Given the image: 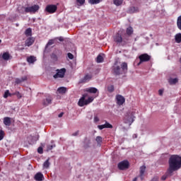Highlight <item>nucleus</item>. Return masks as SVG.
Here are the masks:
<instances>
[{
    "label": "nucleus",
    "instance_id": "obj_51",
    "mask_svg": "<svg viewBox=\"0 0 181 181\" xmlns=\"http://www.w3.org/2000/svg\"><path fill=\"white\" fill-rule=\"evenodd\" d=\"M63 115H64V112H61V113L58 115V117H59V118H62V117H63Z\"/></svg>",
    "mask_w": 181,
    "mask_h": 181
},
{
    "label": "nucleus",
    "instance_id": "obj_13",
    "mask_svg": "<svg viewBox=\"0 0 181 181\" xmlns=\"http://www.w3.org/2000/svg\"><path fill=\"white\" fill-rule=\"evenodd\" d=\"M34 179L36 181H43L45 180V176L42 173H37L34 176Z\"/></svg>",
    "mask_w": 181,
    "mask_h": 181
},
{
    "label": "nucleus",
    "instance_id": "obj_50",
    "mask_svg": "<svg viewBox=\"0 0 181 181\" xmlns=\"http://www.w3.org/2000/svg\"><path fill=\"white\" fill-rule=\"evenodd\" d=\"M168 176L167 175H163L161 177V180H166Z\"/></svg>",
    "mask_w": 181,
    "mask_h": 181
},
{
    "label": "nucleus",
    "instance_id": "obj_12",
    "mask_svg": "<svg viewBox=\"0 0 181 181\" xmlns=\"http://www.w3.org/2000/svg\"><path fill=\"white\" fill-rule=\"evenodd\" d=\"M116 100L118 105H122L125 103V98L121 95H116Z\"/></svg>",
    "mask_w": 181,
    "mask_h": 181
},
{
    "label": "nucleus",
    "instance_id": "obj_54",
    "mask_svg": "<svg viewBox=\"0 0 181 181\" xmlns=\"http://www.w3.org/2000/svg\"><path fill=\"white\" fill-rule=\"evenodd\" d=\"M133 138H138V136L136 134H134Z\"/></svg>",
    "mask_w": 181,
    "mask_h": 181
},
{
    "label": "nucleus",
    "instance_id": "obj_32",
    "mask_svg": "<svg viewBox=\"0 0 181 181\" xmlns=\"http://www.w3.org/2000/svg\"><path fill=\"white\" fill-rule=\"evenodd\" d=\"M95 141H96L97 144L98 145H100L101 144V142H103V137H101L100 136H96Z\"/></svg>",
    "mask_w": 181,
    "mask_h": 181
},
{
    "label": "nucleus",
    "instance_id": "obj_18",
    "mask_svg": "<svg viewBox=\"0 0 181 181\" xmlns=\"http://www.w3.org/2000/svg\"><path fill=\"white\" fill-rule=\"evenodd\" d=\"M145 170H146V166L142 165L140 167V177H141V180L144 177V175L145 174Z\"/></svg>",
    "mask_w": 181,
    "mask_h": 181
},
{
    "label": "nucleus",
    "instance_id": "obj_27",
    "mask_svg": "<svg viewBox=\"0 0 181 181\" xmlns=\"http://www.w3.org/2000/svg\"><path fill=\"white\" fill-rule=\"evenodd\" d=\"M177 27L180 30H181V15L177 17Z\"/></svg>",
    "mask_w": 181,
    "mask_h": 181
},
{
    "label": "nucleus",
    "instance_id": "obj_35",
    "mask_svg": "<svg viewBox=\"0 0 181 181\" xmlns=\"http://www.w3.org/2000/svg\"><path fill=\"white\" fill-rule=\"evenodd\" d=\"M86 91H98V89L94 87H90V88H86Z\"/></svg>",
    "mask_w": 181,
    "mask_h": 181
},
{
    "label": "nucleus",
    "instance_id": "obj_31",
    "mask_svg": "<svg viewBox=\"0 0 181 181\" xmlns=\"http://www.w3.org/2000/svg\"><path fill=\"white\" fill-rule=\"evenodd\" d=\"M134 33V29L132 27H129L127 28V35H132Z\"/></svg>",
    "mask_w": 181,
    "mask_h": 181
},
{
    "label": "nucleus",
    "instance_id": "obj_25",
    "mask_svg": "<svg viewBox=\"0 0 181 181\" xmlns=\"http://www.w3.org/2000/svg\"><path fill=\"white\" fill-rule=\"evenodd\" d=\"M2 57L4 60H9L11 59V55L9 54V52H4L2 55Z\"/></svg>",
    "mask_w": 181,
    "mask_h": 181
},
{
    "label": "nucleus",
    "instance_id": "obj_3",
    "mask_svg": "<svg viewBox=\"0 0 181 181\" xmlns=\"http://www.w3.org/2000/svg\"><path fill=\"white\" fill-rule=\"evenodd\" d=\"M128 71V64L127 62H123L121 64V67L119 66H116L113 67V73L115 76H119L121 74H125Z\"/></svg>",
    "mask_w": 181,
    "mask_h": 181
},
{
    "label": "nucleus",
    "instance_id": "obj_55",
    "mask_svg": "<svg viewBox=\"0 0 181 181\" xmlns=\"http://www.w3.org/2000/svg\"><path fill=\"white\" fill-rule=\"evenodd\" d=\"M133 181H136V177H135V178L133 180Z\"/></svg>",
    "mask_w": 181,
    "mask_h": 181
},
{
    "label": "nucleus",
    "instance_id": "obj_8",
    "mask_svg": "<svg viewBox=\"0 0 181 181\" xmlns=\"http://www.w3.org/2000/svg\"><path fill=\"white\" fill-rule=\"evenodd\" d=\"M66 74V69H57V74L53 76L54 78H63Z\"/></svg>",
    "mask_w": 181,
    "mask_h": 181
},
{
    "label": "nucleus",
    "instance_id": "obj_2",
    "mask_svg": "<svg viewBox=\"0 0 181 181\" xmlns=\"http://www.w3.org/2000/svg\"><path fill=\"white\" fill-rule=\"evenodd\" d=\"M89 93L90 94H94V95L90 96L88 99H86L87 98V94H83L78 102V105L79 107H84V105H88V104H90V103H93V101H94V98L98 97V91H89Z\"/></svg>",
    "mask_w": 181,
    "mask_h": 181
},
{
    "label": "nucleus",
    "instance_id": "obj_24",
    "mask_svg": "<svg viewBox=\"0 0 181 181\" xmlns=\"http://www.w3.org/2000/svg\"><path fill=\"white\" fill-rule=\"evenodd\" d=\"M113 4L115 6H121L124 4V0H113Z\"/></svg>",
    "mask_w": 181,
    "mask_h": 181
},
{
    "label": "nucleus",
    "instance_id": "obj_26",
    "mask_svg": "<svg viewBox=\"0 0 181 181\" xmlns=\"http://www.w3.org/2000/svg\"><path fill=\"white\" fill-rule=\"evenodd\" d=\"M177 81H179V79H177V78H170L168 80L169 83L171 85L176 84V83H177Z\"/></svg>",
    "mask_w": 181,
    "mask_h": 181
},
{
    "label": "nucleus",
    "instance_id": "obj_37",
    "mask_svg": "<svg viewBox=\"0 0 181 181\" xmlns=\"http://www.w3.org/2000/svg\"><path fill=\"white\" fill-rule=\"evenodd\" d=\"M77 4H79L80 6L84 5L86 0H76Z\"/></svg>",
    "mask_w": 181,
    "mask_h": 181
},
{
    "label": "nucleus",
    "instance_id": "obj_1",
    "mask_svg": "<svg viewBox=\"0 0 181 181\" xmlns=\"http://www.w3.org/2000/svg\"><path fill=\"white\" fill-rule=\"evenodd\" d=\"M169 168L168 173L172 175L175 170H179L181 168V157L177 155H173L169 158Z\"/></svg>",
    "mask_w": 181,
    "mask_h": 181
},
{
    "label": "nucleus",
    "instance_id": "obj_47",
    "mask_svg": "<svg viewBox=\"0 0 181 181\" xmlns=\"http://www.w3.org/2000/svg\"><path fill=\"white\" fill-rule=\"evenodd\" d=\"M52 59H54L55 60H57V55L56 54H52L51 55Z\"/></svg>",
    "mask_w": 181,
    "mask_h": 181
},
{
    "label": "nucleus",
    "instance_id": "obj_59",
    "mask_svg": "<svg viewBox=\"0 0 181 181\" xmlns=\"http://www.w3.org/2000/svg\"><path fill=\"white\" fill-rule=\"evenodd\" d=\"M6 91H9V90H6Z\"/></svg>",
    "mask_w": 181,
    "mask_h": 181
},
{
    "label": "nucleus",
    "instance_id": "obj_34",
    "mask_svg": "<svg viewBox=\"0 0 181 181\" xmlns=\"http://www.w3.org/2000/svg\"><path fill=\"white\" fill-rule=\"evenodd\" d=\"M54 40H49L48 41V42L47 43L45 47H49V46H52V45H54Z\"/></svg>",
    "mask_w": 181,
    "mask_h": 181
},
{
    "label": "nucleus",
    "instance_id": "obj_41",
    "mask_svg": "<svg viewBox=\"0 0 181 181\" xmlns=\"http://www.w3.org/2000/svg\"><path fill=\"white\" fill-rule=\"evenodd\" d=\"M4 131L0 129V141H2V139H4Z\"/></svg>",
    "mask_w": 181,
    "mask_h": 181
},
{
    "label": "nucleus",
    "instance_id": "obj_19",
    "mask_svg": "<svg viewBox=\"0 0 181 181\" xmlns=\"http://www.w3.org/2000/svg\"><path fill=\"white\" fill-rule=\"evenodd\" d=\"M28 80L27 76H23L21 78H16V84H21V83H23V81H26Z\"/></svg>",
    "mask_w": 181,
    "mask_h": 181
},
{
    "label": "nucleus",
    "instance_id": "obj_42",
    "mask_svg": "<svg viewBox=\"0 0 181 181\" xmlns=\"http://www.w3.org/2000/svg\"><path fill=\"white\" fill-rule=\"evenodd\" d=\"M14 94H15V95H16V97H17L18 98H22V94H21V93L16 92V93H14Z\"/></svg>",
    "mask_w": 181,
    "mask_h": 181
},
{
    "label": "nucleus",
    "instance_id": "obj_17",
    "mask_svg": "<svg viewBox=\"0 0 181 181\" xmlns=\"http://www.w3.org/2000/svg\"><path fill=\"white\" fill-rule=\"evenodd\" d=\"M92 78L91 75H86L80 81V83H87V81H90Z\"/></svg>",
    "mask_w": 181,
    "mask_h": 181
},
{
    "label": "nucleus",
    "instance_id": "obj_21",
    "mask_svg": "<svg viewBox=\"0 0 181 181\" xmlns=\"http://www.w3.org/2000/svg\"><path fill=\"white\" fill-rule=\"evenodd\" d=\"M4 124L6 125V127H9L11 125V117H6L4 118Z\"/></svg>",
    "mask_w": 181,
    "mask_h": 181
},
{
    "label": "nucleus",
    "instance_id": "obj_30",
    "mask_svg": "<svg viewBox=\"0 0 181 181\" xmlns=\"http://www.w3.org/2000/svg\"><path fill=\"white\" fill-rule=\"evenodd\" d=\"M97 63H103L104 62V58L101 55H98L96 58Z\"/></svg>",
    "mask_w": 181,
    "mask_h": 181
},
{
    "label": "nucleus",
    "instance_id": "obj_4",
    "mask_svg": "<svg viewBox=\"0 0 181 181\" xmlns=\"http://www.w3.org/2000/svg\"><path fill=\"white\" fill-rule=\"evenodd\" d=\"M22 8L24 10L21 11V13H36V12L39 11L40 7L37 4H34L31 6L22 7Z\"/></svg>",
    "mask_w": 181,
    "mask_h": 181
},
{
    "label": "nucleus",
    "instance_id": "obj_40",
    "mask_svg": "<svg viewBox=\"0 0 181 181\" xmlns=\"http://www.w3.org/2000/svg\"><path fill=\"white\" fill-rule=\"evenodd\" d=\"M57 91H67V88H66V87H59V88H58Z\"/></svg>",
    "mask_w": 181,
    "mask_h": 181
},
{
    "label": "nucleus",
    "instance_id": "obj_11",
    "mask_svg": "<svg viewBox=\"0 0 181 181\" xmlns=\"http://www.w3.org/2000/svg\"><path fill=\"white\" fill-rule=\"evenodd\" d=\"M46 12H48V13H54L56 11H57V6L56 5H48L45 8Z\"/></svg>",
    "mask_w": 181,
    "mask_h": 181
},
{
    "label": "nucleus",
    "instance_id": "obj_6",
    "mask_svg": "<svg viewBox=\"0 0 181 181\" xmlns=\"http://www.w3.org/2000/svg\"><path fill=\"white\" fill-rule=\"evenodd\" d=\"M134 115V112H128L124 116V124H128L129 127H131L134 121H135V119H134L135 118V116Z\"/></svg>",
    "mask_w": 181,
    "mask_h": 181
},
{
    "label": "nucleus",
    "instance_id": "obj_28",
    "mask_svg": "<svg viewBox=\"0 0 181 181\" xmlns=\"http://www.w3.org/2000/svg\"><path fill=\"white\" fill-rule=\"evenodd\" d=\"M25 36H32V28H29L25 31Z\"/></svg>",
    "mask_w": 181,
    "mask_h": 181
},
{
    "label": "nucleus",
    "instance_id": "obj_23",
    "mask_svg": "<svg viewBox=\"0 0 181 181\" xmlns=\"http://www.w3.org/2000/svg\"><path fill=\"white\" fill-rule=\"evenodd\" d=\"M49 160H50V158H47L43 163V168L44 169H49V166H50V162H49Z\"/></svg>",
    "mask_w": 181,
    "mask_h": 181
},
{
    "label": "nucleus",
    "instance_id": "obj_29",
    "mask_svg": "<svg viewBox=\"0 0 181 181\" xmlns=\"http://www.w3.org/2000/svg\"><path fill=\"white\" fill-rule=\"evenodd\" d=\"M103 0H89V4L90 5H97V4H100Z\"/></svg>",
    "mask_w": 181,
    "mask_h": 181
},
{
    "label": "nucleus",
    "instance_id": "obj_49",
    "mask_svg": "<svg viewBox=\"0 0 181 181\" xmlns=\"http://www.w3.org/2000/svg\"><path fill=\"white\" fill-rule=\"evenodd\" d=\"M57 93L62 94L63 95L66 94V91H58Z\"/></svg>",
    "mask_w": 181,
    "mask_h": 181
},
{
    "label": "nucleus",
    "instance_id": "obj_48",
    "mask_svg": "<svg viewBox=\"0 0 181 181\" xmlns=\"http://www.w3.org/2000/svg\"><path fill=\"white\" fill-rule=\"evenodd\" d=\"M98 121H100V119L98 118V117L95 116V117H94V122H98Z\"/></svg>",
    "mask_w": 181,
    "mask_h": 181
},
{
    "label": "nucleus",
    "instance_id": "obj_9",
    "mask_svg": "<svg viewBox=\"0 0 181 181\" xmlns=\"http://www.w3.org/2000/svg\"><path fill=\"white\" fill-rule=\"evenodd\" d=\"M139 59L140 60V62L138 64H141V63H144V62H149L151 60V56H149L148 54H142L139 57Z\"/></svg>",
    "mask_w": 181,
    "mask_h": 181
},
{
    "label": "nucleus",
    "instance_id": "obj_56",
    "mask_svg": "<svg viewBox=\"0 0 181 181\" xmlns=\"http://www.w3.org/2000/svg\"><path fill=\"white\" fill-rule=\"evenodd\" d=\"M132 9H134V11H135V7H133Z\"/></svg>",
    "mask_w": 181,
    "mask_h": 181
},
{
    "label": "nucleus",
    "instance_id": "obj_39",
    "mask_svg": "<svg viewBox=\"0 0 181 181\" xmlns=\"http://www.w3.org/2000/svg\"><path fill=\"white\" fill-rule=\"evenodd\" d=\"M67 56H68V58L70 59V60H73L74 59V55H73V54L69 52L67 54Z\"/></svg>",
    "mask_w": 181,
    "mask_h": 181
},
{
    "label": "nucleus",
    "instance_id": "obj_44",
    "mask_svg": "<svg viewBox=\"0 0 181 181\" xmlns=\"http://www.w3.org/2000/svg\"><path fill=\"white\" fill-rule=\"evenodd\" d=\"M98 129H104L105 128V124H101L98 126Z\"/></svg>",
    "mask_w": 181,
    "mask_h": 181
},
{
    "label": "nucleus",
    "instance_id": "obj_52",
    "mask_svg": "<svg viewBox=\"0 0 181 181\" xmlns=\"http://www.w3.org/2000/svg\"><path fill=\"white\" fill-rule=\"evenodd\" d=\"M58 40H59V42H63L64 40V39H63L62 37H58Z\"/></svg>",
    "mask_w": 181,
    "mask_h": 181
},
{
    "label": "nucleus",
    "instance_id": "obj_5",
    "mask_svg": "<svg viewBox=\"0 0 181 181\" xmlns=\"http://www.w3.org/2000/svg\"><path fill=\"white\" fill-rule=\"evenodd\" d=\"M114 40L117 45H121V46H125L127 43H128V38L125 37H122V35H119V33H117L115 37Z\"/></svg>",
    "mask_w": 181,
    "mask_h": 181
},
{
    "label": "nucleus",
    "instance_id": "obj_57",
    "mask_svg": "<svg viewBox=\"0 0 181 181\" xmlns=\"http://www.w3.org/2000/svg\"><path fill=\"white\" fill-rule=\"evenodd\" d=\"M0 43H2V40H0Z\"/></svg>",
    "mask_w": 181,
    "mask_h": 181
},
{
    "label": "nucleus",
    "instance_id": "obj_10",
    "mask_svg": "<svg viewBox=\"0 0 181 181\" xmlns=\"http://www.w3.org/2000/svg\"><path fill=\"white\" fill-rule=\"evenodd\" d=\"M52 101H53V97L50 95H46L45 99H43L42 100V105L45 107H47L48 105H50L52 104Z\"/></svg>",
    "mask_w": 181,
    "mask_h": 181
},
{
    "label": "nucleus",
    "instance_id": "obj_22",
    "mask_svg": "<svg viewBox=\"0 0 181 181\" xmlns=\"http://www.w3.org/2000/svg\"><path fill=\"white\" fill-rule=\"evenodd\" d=\"M175 40L176 42V43H181V33H177L175 35Z\"/></svg>",
    "mask_w": 181,
    "mask_h": 181
},
{
    "label": "nucleus",
    "instance_id": "obj_15",
    "mask_svg": "<svg viewBox=\"0 0 181 181\" xmlns=\"http://www.w3.org/2000/svg\"><path fill=\"white\" fill-rule=\"evenodd\" d=\"M33 43H35V38L33 37H28L25 40V46H28V47L29 46H32Z\"/></svg>",
    "mask_w": 181,
    "mask_h": 181
},
{
    "label": "nucleus",
    "instance_id": "obj_14",
    "mask_svg": "<svg viewBox=\"0 0 181 181\" xmlns=\"http://www.w3.org/2000/svg\"><path fill=\"white\" fill-rule=\"evenodd\" d=\"M90 145H91V140L86 137L83 141V147L87 149V148H90Z\"/></svg>",
    "mask_w": 181,
    "mask_h": 181
},
{
    "label": "nucleus",
    "instance_id": "obj_38",
    "mask_svg": "<svg viewBox=\"0 0 181 181\" xmlns=\"http://www.w3.org/2000/svg\"><path fill=\"white\" fill-rule=\"evenodd\" d=\"M105 127L111 129V128H112V125L111 124H110L108 122L105 121Z\"/></svg>",
    "mask_w": 181,
    "mask_h": 181
},
{
    "label": "nucleus",
    "instance_id": "obj_33",
    "mask_svg": "<svg viewBox=\"0 0 181 181\" xmlns=\"http://www.w3.org/2000/svg\"><path fill=\"white\" fill-rule=\"evenodd\" d=\"M12 93H9V91H6L4 94V98H8V97H12Z\"/></svg>",
    "mask_w": 181,
    "mask_h": 181
},
{
    "label": "nucleus",
    "instance_id": "obj_46",
    "mask_svg": "<svg viewBox=\"0 0 181 181\" xmlns=\"http://www.w3.org/2000/svg\"><path fill=\"white\" fill-rule=\"evenodd\" d=\"M151 181H159V177L155 176L152 178Z\"/></svg>",
    "mask_w": 181,
    "mask_h": 181
},
{
    "label": "nucleus",
    "instance_id": "obj_53",
    "mask_svg": "<svg viewBox=\"0 0 181 181\" xmlns=\"http://www.w3.org/2000/svg\"><path fill=\"white\" fill-rule=\"evenodd\" d=\"M159 95H163V91H159Z\"/></svg>",
    "mask_w": 181,
    "mask_h": 181
},
{
    "label": "nucleus",
    "instance_id": "obj_20",
    "mask_svg": "<svg viewBox=\"0 0 181 181\" xmlns=\"http://www.w3.org/2000/svg\"><path fill=\"white\" fill-rule=\"evenodd\" d=\"M53 148H56V144H54V141H51V144L47 146V151H52Z\"/></svg>",
    "mask_w": 181,
    "mask_h": 181
},
{
    "label": "nucleus",
    "instance_id": "obj_45",
    "mask_svg": "<svg viewBox=\"0 0 181 181\" xmlns=\"http://www.w3.org/2000/svg\"><path fill=\"white\" fill-rule=\"evenodd\" d=\"M80 134V131H76L74 133L72 134V136H78V135Z\"/></svg>",
    "mask_w": 181,
    "mask_h": 181
},
{
    "label": "nucleus",
    "instance_id": "obj_36",
    "mask_svg": "<svg viewBox=\"0 0 181 181\" xmlns=\"http://www.w3.org/2000/svg\"><path fill=\"white\" fill-rule=\"evenodd\" d=\"M107 91H114V85H109L107 87Z\"/></svg>",
    "mask_w": 181,
    "mask_h": 181
},
{
    "label": "nucleus",
    "instance_id": "obj_43",
    "mask_svg": "<svg viewBox=\"0 0 181 181\" xmlns=\"http://www.w3.org/2000/svg\"><path fill=\"white\" fill-rule=\"evenodd\" d=\"M37 152H38V153H40V154L43 153V148L39 147L37 148Z\"/></svg>",
    "mask_w": 181,
    "mask_h": 181
},
{
    "label": "nucleus",
    "instance_id": "obj_7",
    "mask_svg": "<svg viewBox=\"0 0 181 181\" xmlns=\"http://www.w3.org/2000/svg\"><path fill=\"white\" fill-rule=\"evenodd\" d=\"M119 170H127L129 168V162L128 160L121 161L117 164Z\"/></svg>",
    "mask_w": 181,
    "mask_h": 181
},
{
    "label": "nucleus",
    "instance_id": "obj_16",
    "mask_svg": "<svg viewBox=\"0 0 181 181\" xmlns=\"http://www.w3.org/2000/svg\"><path fill=\"white\" fill-rule=\"evenodd\" d=\"M36 60V57L35 56H30L27 57V62L29 63V64H33Z\"/></svg>",
    "mask_w": 181,
    "mask_h": 181
},
{
    "label": "nucleus",
    "instance_id": "obj_58",
    "mask_svg": "<svg viewBox=\"0 0 181 181\" xmlns=\"http://www.w3.org/2000/svg\"><path fill=\"white\" fill-rule=\"evenodd\" d=\"M158 91H162V90L160 89Z\"/></svg>",
    "mask_w": 181,
    "mask_h": 181
}]
</instances>
